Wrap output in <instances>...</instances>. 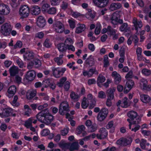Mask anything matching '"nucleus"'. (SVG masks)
<instances>
[{"label":"nucleus","mask_w":151,"mask_h":151,"mask_svg":"<svg viewBox=\"0 0 151 151\" xmlns=\"http://www.w3.org/2000/svg\"><path fill=\"white\" fill-rule=\"evenodd\" d=\"M52 70L53 76L56 78H58L62 76V74L60 73V70H58V68L53 67Z\"/></svg>","instance_id":"25"},{"label":"nucleus","mask_w":151,"mask_h":151,"mask_svg":"<svg viewBox=\"0 0 151 151\" xmlns=\"http://www.w3.org/2000/svg\"><path fill=\"white\" fill-rule=\"evenodd\" d=\"M50 133V131L47 129L43 130L41 132V134L43 136H46L48 135Z\"/></svg>","instance_id":"64"},{"label":"nucleus","mask_w":151,"mask_h":151,"mask_svg":"<svg viewBox=\"0 0 151 151\" xmlns=\"http://www.w3.org/2000/svg\"><path fill=\"white\" fill-rule=\"evenodd\" d=\"M50 2L52 6H56L59 4L60 0H50Z\"/></svg>","instance_id":"55"},{"label":"nucleus","mask_w":151,"mask_h":151,"mask_svg":"<svg viewBox=\"0 0 151 151\" xmlns=\"http://www.w3.org/2000/svg\"><path fill=\"white\" fill-rule=\"evenodd\" d=\"M141 72L143 74L146 76H149L151 74V70L146 68L143 69Z\"/></svg>","instance_id":"46"},{"label":"nucleus","mask_w":151,"mask_h":151,"mask_svg":"<svg viewBox=\"0 0 151 151\" xmlns=\"http://www.w3.org/2000/svg\"><path fill=\"white\" fill-rule=\"evenodd\" d=\"M60 147L63 149H69V143H66L65 141L61 140L58 143Z\"/></svg>","instance_id":"30"},{"label":"nucleus","mask_w":151,"mask_h":151,"mask_svg":"<svg viewBox=\"0 0 151 151\" xmlns=\"http://www.w3.org/2000/svg\"><path fill=\"white\" fill-rule=\"evenodd\" d=\"M88 105V102L87 101V99L86 97H84L82 101L81 106L83 109H86L87 108Z\"/></svg>","instance_id":"41"},{"label":"nucleus","mask_w":151,"mask_h":151,"mask_svg":"<svg viewBox=\"0 0 151 151\" xmlns=\"http://www.w3.org/2000/svg\"><path fill=\"white\" fill-rule=\"evenodd\" d=\"M86 64L90 66H93L95 63L93 58L92 55H90L87 58L85 62Z\"/></svg>","instance_id":"26"},{"label":"nucleus","mask_w":151,"mask_h":151,"mask_svg":"<svg viewBox=\"0 0 151 151\" xmlns=\"http://www.w3.org/2000/svg\"><path fill=\"white\" fill-rule=\"evenodd\" d=\"M37 91L36 90L30 89L27 91L26 93V97L28 100L32 99L36 95Z\"/></svg>","instance_id":"12"},{"label":"nucleus","mask_w":151,"mask_h":151,"mask_svg":"<svg viewBox=\"0 0 151 151\" xmlns=\"http://www.w3.org/2000/svg\"><path fill=\"white\" fill-rule=\"evenodd\" d=\"M122 25L119 28L120 30L122 32H127L129 30V28L128 27V24L127 23H123Z\"/></svg>","instance_id":"32"},{"label":"nucleus","mask_w":151,"mask_h":151,"mask_svg":"<svg viewBox=\"0 0 151 151\" xmlns=\"http://www.w3.org/2000/svg\"><path fill=\"white\" fill-rule=\"evenodd\" d=\"M107 30L109 32V33L111 35H113L116 34V30L112 28L110 26H108Z\"/></svg>","instance_id":"56"},{"label":"nucleus","mask_w":151,"mask_h":151,"mask_svg":"<svg viewBox=\"0 0 151 151\" xmlns=\"http://www.w3.org/2000/svg\"><path fill=\"white\" fill-rule=\"evenodd\" d=\"M70 83L68 81H66L64 85V88L66 91H68L70 87Z\"/></svg>","instance_id":"61"},{"label":"nucleus","mask_w":151,"mask_h":151,"mask_svg":"<svg viewBox=\"0 0 151 151\" xmlns=\"http://www.w3.org/2000/svg\"><path fill=\"white\" fill-rule=\"evenodd\" d=\"M57 10L56 7H52L48 9L47 10V12L49 14L54 15L56 14Z\"/></svg>","instance_id":"36"},{"label":"nucleus","mask_w":151,"mask_h":151,"mask_svg":"<svg viewBox=\"0 0 151 151\" xmlns=\"http://www.w3.org/2000/svg\"><path fill=\"white\" fill-rule=\"evenodd\" d=\"M132 23L135 27V29L137 31L138 28H141L142 26V24L141 21H138L137 19L136 18H134L132 20Z\"/></svg>","instance_id":"17"},{"label":"nucleus","mask_w":151,"mask_h":151,"mask_svg":"<svg viewBox=\"0 0 151 151\" xmlns=\"http://www.w3.org/2000/svg\"><path fill=\"white\" fill-rule=\"evenodd\" d=\"M33 119V118H29L26 121L24 124L25 126L27 128H29L32 126V121Z\"/></svg>","instance_id":"43"},{"label":"nucleus","mask_w":151,"mask_h":151,"mask_svg":"<svg viewBox=\"0 0 151 151\" xmlns=\"http://www.w3.org/2000/svg\"><path fill=\"white\" fill-rule=\"evenodd\" d=\"M13 112V110L11 108H7L5 109L3 112V115L5 117H7L12 115Z\"/></svg>","instance_id":"28"},{"label":"nucleus","mask_w":151,"mask_h":151,"mask_svg":"<svg viewBox=\"0 0 151 151\" xmlns=\"http://www.w3.org/2000/svg\"><path fill=\"white\" fill-rule=\"evenodd\" d=\"M38 6L33 5L31 6L30 10L32 15H38Z\"/></svg>","instance_id":"31"},{"label":"nucleus","mask_w":151,"mask_h":151,"mask_svg":"<svg viewBox=\"0 0 151 151\" xmlns=\"http://www.w3.org/2000/svg\"><path fill=\"white\" fill-rule=\"evenodd\" d=\"M29 9L26 5H22L19 8V14L21 18L27 17L29 13Z\"/></svg>","instance_id":"3"},{"label":"nucleus","mask_w":151,"mask_h":151,"mask_svg":"<svg viewBox=\"0 0 151 151\" xmlns=\"http://www.w3.org/2000/svg\"><path fill=\"white\" fill-rule=\"evenodd\" d=\"M69 111V105L67 101H64L61 103L59 108V112L60 115H64Z\"/></svg>","instance_id":"2"},{"label":"nucleus","mask_w":151,"mask_h":151,"mask_svg":"<svg viewBox=\"0 0 151 151\" xmlns=\"http://www.w3.org/2000/svg\"><path fill=\"white\" fill-rule=\"evenodd\" d=\"M54 60L58 65H61L63 62V60L61 59H59L58 57L55 58Z\"/></svg>","instance_id":"58"},{"label":"nucleus","mask_w":151,"mask_h":151,"mask_svg":"<svg viewBox=\"0 0 151 151\" xmlns=\"http://www.w3.org/2000/svg\"><path fill=\"white\" fill-rule=\"evenodd\" d=\"M53 27L56 32L58 33L63 32L64 29V25L59 21L56 22L53 25Z\"/></svg>","instance_id":"9"},{"label":"nucleus","mask_w":151,"mask_h":151,"mask_svg":"<svg viewBox=\"0 0 151 151\" xmlns=\"http://www.w3.org/2000/svg\"><path fill=\"white\" fill-rule=\"evenodd\" d=\"M12 28L11 25L9 24L5 23L1 27V32L4 36H7L10 34Z\"/></svg>","instance_id":"4"},{"label":"nucleus","mask_w":151,"mask_h":151,"mask_svg":"<svg viewBox=\"0 0 151 151\" xmlns=\"http://www.w3.org/2000/svg\"><path fill=\"white\" fill-rule=\"evenodd\" d=\"M109 0H93L95 5L99 8H104L109 4Z\"/></svg>","instance_id":"8"},{"label":"nucleus","mask_w":151,"mask_h":151,"mask_svg":"<svg viewBox=\"0 0 151 151\" xmlns=\"http://www.w3.org/2000/svg\"><path fill=\"white\" fill-rule=\"evenodd\" d=\"M105 114L103 115L101 112H99L97 116L98 120L100 121L103 120L107 116Z\"/></svg>","instance_id":"44"},{"label":"nucleus","mask_w":151,"mask_h":151,"mask_svg":"<svg viewBox=\"0 0 151 151\" xmlns=\"http://www.w3.org/2000/svg\"><path fill=\"white\" fill-rule=\"evenodd\" d=\"M142 49L140 47H138L136 50V53L137 57V59L139 61L142 60L141 53Z\"/></svg>","instance_id":"39"},{"label":"nucleus","mask_w":151,"mask_h":151,"mask_svg":"<svg viewBox=\"0 0 151 151\" xmlns=\"http://www.w3.org/2000/svg\"><path fill=\"white\" fill-rule=\"evenodd\" d=\"M119 17V12H116L111 16L110 19L111 23L114 24H116L118 22L119 24H122L123 21L122 19H118Z\"/></svg>","instance_id":"5"},{"label":"nucleus","mask_w":151,"mask_h":151,"mask_svg":"<svg viewBox=\"0 0 151 151\" xmlns=\"http://www.w3.org/2000/svg\"><path fill=\"white\" fill-rule=\"evenodd\" d=\"M18 99V97L17 96L15 95L14 96L12 102L13 106L16 107H18L19 106V104L17 102Z\"/></svg>","instance_id":"52"},{"label":"nucleus","mask_w":151,"mask_h":151,"mask_svg":"<svg viewBox=\"0 0 151 151\" xmlns=\"http://www.w3.org/2000/svg\"><path fill=\"white\" fill-rule=\"evenodd\" d=\"M44 0H43L42 1V3L41 4V9L42 11H45L47 10V9L50 7L49 4L47 3H43Z\"/></svg>","instance_id":"40"},{"label":"nucleus","mask_w":151,"mask_h":151,"mask_svg":"<svg viewBox=\"0 0 151 151\" xmlns=\"http://www.w3.org/2000/svg\"><path fill=\"white\" fill-rule=\"evenodd\" d=\"M16 91V88L14 86H11L8 89V92L9 94L8 96L9 97H11L10 95H12L13 96L15 94Z\"/></svg>","instance_id":"27"},{"label":"nucleus","mask_w":151,"mask_h":151,"mask_svg":"<svg viewBox=\"0 0 151 151\" xmlns=\"http://www.w3.org/2000/svg\"><path fill=\"white\" fill-rule=\"evenodd\" d=\"M134 81L132 80H128L126 83V86L129 89H131L134 86Z\"/></svg>","instance_id":"38"},{"label":"nucleus","mask_w":151,"mask_h":151,"mask_svg":"<svg viewBox=\"0 0 151 151\" xmlns=\"http://www.w3.org/2000/svg\"><path fill=\"white\" fill-rule=\"evenodd\" d=\"M139 86L143 90L147 91L150 90V88L151 87V85H148L147 80L144 78H142L140 79Z\"/></svg>","instance_id":"6"},{"label":"nucleus","mask_w":151,"mask_h":151,"mask_svg":"<svg viewBox=\"0 0 151 151\" xmlns=\"http://www.w3.org/2000/svg\"><path fill=\"white\" fill-rule=\"evenodd\" d=\"M70 96L72 99L76 100V101L78 100L79 97L78 95L76 94L73 91L71 92L70 94Z\"/></svg>","instance_id":"49"},{"label":"nucleus","mask_w":151,"mask_h":151,"mask_svg":"<svg viewBox=\"0 0 151 151\" xmlns=\"http://www.w3.org/2000/svg\"><path fill=\"white\" fill-rule=\"evenodd\" d=\"M36 76V73L35 71L31 70L27 72L25 78L29 81H33Z\"/></svg>","instance_id":"13"},{"label":"nucleus","mask_w":151,"mask_h":151,"mask_svg":"<svg viewBox=\"0 0 151 151\" xmlns=\"http://www.w3.org/2000/svg\"><path fill=\"white\" fill-rule=\"evenodd\" d=\"M121 6L122 5L120 4L114 3L110 5L109 9L111 11H114L120 8Z\"/></svg>","instance_id":"24"},{"label":"nucleus","mask_w":151,"mask_h":151,"mask_svg":"<svg viewBox=\"0 0 151 151\" xmlns=\"http://www.w3.org/2000/svg\"><path fill=\"white\" fill-rule=\"evenodd\" d=\"M97 129V126L93 124L88 128V131L90 132H92L96 131Z\"/></svg>","instance_id":"54"},{"label":"nucleus","mask_w":151,"mask_h":151,"mask_svg":"<svg viewBox=\"0 0 151 151\" xmlns=\"http://www.w3.org/2000/svg\"><path fill=\"white\" fill-rule=\"evenodd\" d=\"M98 97L101 99L105 98H106V95L105 93L102 91L99 92L98 93Z\"/></svg>","instance_id":"57"},{"label":"nucleus","mask_w":151,"mask_h":151,"mask_svg":"<svg viewBox=\"0 0 151 151\" xmlns=\"http://www.w3.org/2000/svg\"><path fill=\"white\" fill-rule=\"evenodd\" d=\"M127 116L132 121H134V120L138 116L137 113L133 111H131L128 112L127 113ZM136 121V120H135Z\"/></svg>","instance_id":"22"},{"label":"nucleus","mask_w":151,"mask_h":151,"mask_svg":"<svg viewBox=\"0 0 151 151\" xmlns=\"http://www.w3.org/2000/svg\"><path fill=\"white\" fill-rule=\"evenodd\" d=\"M46 24L45 18L42 16L38 17V27L42 28L45 27Z\"/></svg>","instance_id":"18"},{"label":"nucleus","mask_w":151,"mask_h":151,"mask_svg":"<svg viewBox=\"0 0 151 151\" xmlns=\"http://www.w3.org/2000/svg\"><path fill=\"white\" fill-rule=\"evenodd\" d=\"M79 145L78 142H75L71 144L69 143V149L70 151L78 150L79 148Z\"/></svg>","instance_id":"21"},{"label":"nucleus","mask_w":151,"mask_h":151,"mask_svg":"<svg viewBox=\"0 0 151 151\" xmlns=\"http://www.w3.org/2000/svg\"><path fill=\"white\" fill-rule=\"evenodd\" d=\"M85 129V127L84 125H81L79 126L76 129V133L78 134H80L81 132L84 130Z\"/></svg>","instance_id":"53"},{"label":"nucleus","mask_w":151,"mask_h":151,"mask_svg":"<svg viewBox=\"0 0 151 151\" xmlns=\"http://www.w3.org/2000/svg\"><path fill=\"white\" fill-rule=\"evenodd\" d=\"M108 132L105 128H101L99 133L96 134V137L99 139H102L106 138L108 135Z\"/></svg>","instance_id":"11"},{"label":"nucleus","mask_w":151,"mask_h":151,"mask_svg":"<svg viewBox=\"0 0 151 151\" xmlns=\"http://www.w3.org/2000/svg\"><path fill=\"white\" fill-rule=\"evenodd\" d=\"M38 64V60L35 59L29 62L27 65V68L30 69L32 68L34 65H37Z\"/></svg>","instance_id":"34"},{"label":"nucleus","mask_w":151,"mask_h":151,"mask_svg":"<svg viewBox=\"0 0 151 151\" xmlns=\"http://www.w3.org/2000/svg\"><path fill=\"white\" fill-rule=\"evenodd\" d=\"M35 54L32 51H27L23 55L24 60H29L34 58Z\"/></svg>","instance_id":"14"},{"label":"nucleus","mask_w":151,"mask_h":151,"mask_svg":"<svg viewBox=\"0 0 151 151\" xmlns=\"http://www.w3.org/2000/svg\"><path fill=\"white\" fill-rule=\"evenodd\" d=\"M68 22L71 28L73 29L75 27L76 22L75 20L73 19H70L68 20Z\"/></svg>","instance_id":"50"},{"label":"nucleus","mask_w":151,"mask_h":151,"mask_svg":"<svg viewBox=\"0 0 151 151\" xmlns=\"http://www.w3.org/2000/svg\"><path fill=\"white\" fill-rule=\"evenodd\" d=\"M112 76L114 78L115 83L117 84L120 83L121 80V78L120 75L116 71L112 73Z\"/></svg>","instance_id":"20"},{"label":"nucleus","mask_w":151,"mask_h":151,"mask_svg":"<svg viewBox=\"0 0 151 151\" xmlns=\"http://www.w3.org/2000/svg\"><path fill=\"white\" fill-rule=\"evenodd\" d=\"M52 81L51 79L48 78L43 81L42 83L40 82H38V87L42 86V87H47L50 86Z\"/></svg>","instance_id":"16"},{"label":"nucleus","mask_w":151,"mask_h":151,"mask_svg":"<svg viewBox=\"0 0 151 151\" xmlns=\"http://www.w3.org/2000/svg\"><path fill=\"white\" fill-rule=\"evenodd\" d=\"M106 128L107 129H111V130L110 131L111 133L113 132L114 131V122L113 121H111L109 122L106 126Z\"/></svg>","instance_id":"35"},{"label":"nucleus","mask_w":151,"mask_h":151,"mask_svg":"<svg viewBox=\"0 0 151 151\" xmlns=\"http://www.w3.org/2000/svg\"><path fill=\"white\" fill-rule=\"evenodd\" d=\"M53 119L54 116L49 112L47 109H45L38 113V121L42 123L48 125Z\"/></svg>","instance_id":"1"},{"label":"nucleus","mask_w":151,"mask_h":151,"mask_svg":"<svg viewBox=\"0 0 151 151\" xmlns=\"http://www.w3.org/2000/svg\"><path fill=\"white\" fill-rule=\"evenodd\" d=\"M106 80L105 78L101 74H100L98 77L97 80V83H103Z\"/></svg>","instance_id":"45"},{"label":"nucleus","mask_w":151,"mask_h":151,"mask_svg":"<svg viewBox=\"0 0 151 151\" xmlns=\"http://www.w3.org/2000/svg\"><path fill=\"white\" fill-rule=\"evenodd\" d=\"M96 71V68H91L88 71L84 70L83 72V75L86 76H88L89 77H91L93 74Z\"/></svg>","instance_id":"19"},{"label":"nucleus","mask_w":151,"mask_h":151,"mask_svg":"<svg viewBox=\"0 0 151 151\" xmlns=\"http://www.w3.org/2000/svg\"><path fill=\"white\" fill-rule=\"evenodd\" d=\"M136 121H133L132 122L131 124H129V129H131V125H135L137 124H139V122L141 121V119L140 117H138L136 119Z\"/></svg>","instance_id":"47"},{"label":"nucleus","mask_w":151,"mask_h":151,"mask_svg":"<svg viewBox=\"0 0 151 151\" xmlns=\"http://www.w3.org/2000/svg\"><path fill=\"white\" fill-rule=\"evenodd\" d=\"M95 14L94 12L91 13H86V17L90 19H93L95 17Z\"/></svg>","instance_id":"51"},{"label":"nucleus","mask_w":151,"mask_h":151,"mask_svg":"<svg viewBox=\"0 0 151 151\" xmlns=\"http://www.w3.org/2000/svg\"><path fill=\"white\" fill-rule=\"evenodd\" d=\"M22 45V42L19 40L18 41L16 44L14 46V48L16 49L18 48H21Z\"/></svg>","instance_id":"59"},{"label":"nucleus","mask_w":151,"mask_h":151,"mask_svg":"<svg viewBox=\"0 0 151 151\" xmlns=\"http://www.w3.org/2000/svg\"><path fill=\"white\" fill-rule=\"evenodd\" d=\"M67 80L66 77H63L60 80V81L57 83V85L60 87H62L65 82Z\"/></svg>","instance_id":"42"},{"label":"nucleus","mask_w":151,"mask_h":151,"mask_svg":"<svg viewBox=\"0 0 151 151\" xmlns=\"http://www.w3.org/2000/svg\"><path fill=\"white\" fill-rule=\"evenodd\" d=\"M131 38H132V40L134 43L135 45H137L139 39L137 35H134L131 36Z\"/></svg>","instance_id":"60"},{"label":"nucleus","mask_w":151,"mask_h":151,"mask_svg":"<svg viewBox=\"0 0 151 151\" xmlns=\"http://www.w3.org/2000/svg\"><path fill=\"white\" fill-rule=\"evenodd\" d=\"M130 104V101L128 100L127 98L126 97H124L122 101L120 100H119L116 103L117 106H121L123 108H127L129 106Z\"/></svg>","instance_id":"7"},{"label":"nucleus","mask_w":151,"mask_h":151,"mask_svg":"<svg viewBox=\"0 0 151 151\" xmlns=\"http://www.w3.org/2000/svg\"><path fill=\"white\" fill-rule=\"evenodd\" d=\"M133 77V72L132 71H130L126 75L125 78L127 80H130Z\"/></svg>","instance_id":"62"},{"label":"nucleus","mask_w":151,"mask_h":151,"mask_svg":"<svg viewBox=\"0 0 151 151\" xmlns=\"http://www.w3.org/2000/svg\"><path fill=\"white\" fill-rule=\"evenodd\" d=\"M116 90V88L114 87H112L108 89L106 91L107 98L110 99H114V92Z\"/></svg>","instance_id":"15"},{"label":"nucleus","mask_w":151,"mask_h":151,"mask_svg":"<svg viewBox=\"0 0 151 151\" xmlns=\"http://www.w3.org/2000/svg\"><path fill=\"white\" fill-rule=\"evenodd\" d=\"M146 140L144 139H141V142L140 143V145L141 148L142 149H145V144L146 143Z\"/></svg>","instance_id":"63"},{"label":"nucleus","mask_w":151,"mask_h":151,"mask_svg":"<svg viewBox=\"0 0 151 151\" xmlns=\"http://www.w3.org/2000/svg\"><path fill=\"white\" fill-rule=\"evenodd\" d=\"M66 45L63 43L58 44L57 45V47L60 52H63L66 50L67 47H65Z\"/></svg>","instance_id":"33"},{"label":"nucleus","mask_w":151,"mask_h":151,"mask_svg":"<svg viewBox=\"0 0 151 151\" xmlns=\"http://www.w3.org/2000/svg\"><path fill=\"white\" fill-rule=\"evenodd\" d=\"M10 11L9 7L4 4H0V14L1 15L8 14Z\"/></svg>","instance_id":"10"},{"label":"nucleus","mask_w":151,"mask_h":151,"mask_svg":"<svg viewBox=\"0 0 151 151\" xmlns=\"http://www.w3.org/2000/svg\"><path fill=\"white\" fill-rule=\"evenodd\" d=\"M150 97L147 95L142 94L140 96V99L143 103H146Z\"/></svg>","instance_id":"37"},{"label":"nucleus","mask_w":151,"mask_h":151,"mask_svg":"<svg viewBox=\"0 0 151 151\" xmlns=\"http://www.w3.org/2000/svg\"><path fill=\"white\" fill-rule=\"evenodd\" d=\"M132 142L131 138H129L128 139L123 138V146H126L131 144Z\"/></svg>","instance_id":"48"},{"label":"nucleus","mask_w":151,"mask_h":151,"mask_svg":"<svg viewBox=\"0 0 151 151\" xmlns=\"http://www.w3.org/2000/svg\"><path fill=\"white\" fill-rule=\"evenodd\" d=\"M85 29L86 28L84 24H79V26L76 28L75 32L77 34H79L84 31Z\"/></svg>","instance_id":"29"},{"label":"nucleus","mask_w":151,"mask_h":151,"mask_svg":"<svg viewBox=\"0 0 151 151\" xmlns=\"http://www.w3.org/2000/svg\"><path fill=\"white\" fill-rule=\"evenodd\" d=\"M18 68L15 66H12L9 69V72L11 76H14L18 73Z\"/></svg>","instance_id":"23"}]
</instances>
